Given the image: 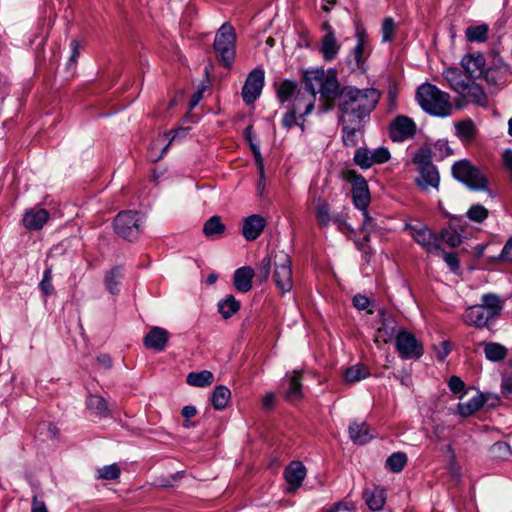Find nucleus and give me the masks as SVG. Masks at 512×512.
Instances as JSON below:
<instances>
[{"mask_svg":"<svg viewBox=\"0 0 512 512\" xmlns=\"http://www.w3.org/2000/svg\"><path fill=\"white\" fill-rule=\"evenodd\" d=\"M306 86L310 90L304 114L314 109L316 94L328 104V109L337 101L338 119L365 120L380 100V93L374 88L358 89L354 86L340 88L337 72L334 69H314L305 71Z\"/></svg>","mask_w":512,"mask_h":512,"instance_id":"1","label":"nucleus"},{"mask_svg":"<svg viewBox=\"0 0 512 512\" xmlns=\"http://www.w3.org/2000/svg\"><path fill=\"white\" fill-rule=\"evenodd\" d=\"M274 265L273 281L281 294L290 292L293 287L292 261L284 251L275 252L273 258L270 255L264 257L258 267L259 276L266 281L270 275L271 265Z\"/></svg>","mask_w":512,"mask_h":512,"instance_id":"2","label":"nucleus"},{"mask_svg":"<svg viewBox=\"0 0 512 512\" xmlns=\"http://www.w3.org/2000/svg\"><path fill=\"white\" fill-rule=\"evenodd\" d=\"M417 99L421 108L431 115L447 117L452 113L449 94L435 85L422 84L417 90Z\"/></svg>","mask_w":512,"mask_h":512,"instance_id":"3","label":"nucleus"},{"mask_svg":"<svg viewBox=\"0 0 512 512\" xmlns=\"http://www.w3.org/2000/svg\"><path fill=\"white\" fill-rule=\"evenodd\" d=\"M453 177L473 191H488L489 181L485 174L469 160L462 159L452 166Z\"/></svg>","mask_w":512,"mask_h":512,"instance_id":"4","label":"nucleus"},{"mask_svg":"<svg viewBox=\"0 0 512 512\" xmlns=\"http://www.w3.org/2000/svg\"><path fill=\"white\" fill-rule=\"evenodd\" d=\"M236 34L229 23H224L216 33L214 50L223 66L229 67L235 57Z\"/></svg>","mask_w":512,"mask_h":512,"instance_id":"5","label":"nucleus"},{"mask_svg":"<svg viewBox=\"0 0 512 512\" xmlns=\"http://www.w3.org/2000/svg\"><path fill=\"white\" fill-rule=\"evenodd\" d=\"M143 216L136 211L120 212L114 220V229L123 239L134 241L138 239L143 224Z\"/></svg>","mask_w":512,"mask_h":512,"instance_id":"6","label":"nucleus"},{"mask_svg":"<svg viewBox=\"0 0 512 512\" xmlns=\"http://www.w3.org/2000/svg\"><path fill=\"white\" fill-rule=\"evenodd\" d=\"M395 349L403 360H418L424 354V346L415 335L405 329H398Z\"/></svg>","mask_w":512,"mask_h":512,"instance_id":"7","label":"nucleus"},{"mask_svg":"<svg viewBox=\"0 0 512 512\" xmlns=\"http://www.w3.org/2000/svg\"><path fill=\"white\" fill-rule=\"evenodd\" d=\"M406 229L426 252L439 253L442 250L439 237L427 225L417 222L416 224H407Z\"/></svg>","mask_w":512,"mask_h":512,"instance_id":"8","label":"nucleus"},{"mask_svg":"<svg viewBox=\"0 0 512 512\" xmlns=\"http://www.w3.org/2000/svg\"><path fill=\"white\" fill-rule=\"evenodd\" d=\"M344 178L352 185V198L355 207L361 211L367 210L370 203V193L364 177L354 170H347Z\"/></svg>","mask_w":512,"mask_h":512,"instance_id":"9","label":"nucleus"},{"mask_svg":"<svg viewBox=\"0 0 512 512\" xmlns=\"http://www.w3.org/2000/svg\"><path fill=\"white\" fill-rule=\"evenodd\" d=\"M356 46L351 52L350 65L352 70H360L364 68L366 58L371 52L369 36L364 28L357 26L356 28Z\"/></svg>","mask_w":512,"mask_h":512,"instance_id":"10","label":"nucleus"},{"mask_svg":"<svg viewBox=\"0 0 512 512\" xmlns=\"http://www.w3.org/2000/svg\"><path fill=\"white\" fill-rule=\"evenodd\" d=\"M264 79V70L261 68H255L248 74L241 93L242 99L247 105L253 104L261 95Z\"/></svg>","mask_w":512,"mask_h":512,"instance_id":"11","label":"nucleus"},{"mask_svg":"<svg viewBox=\"0 0 512 512\" xmlns=\"http://www.w3.org/2000/svg\"><path fill=\"white\" fill-rule=\"evenodd\" d=\"M416 133L415 122L405 115H398L389 125V135L394 142H403Z\"/></svg>","mask_w":512,"mask_h":512,"instance_id":"12","label":"nucleus"},{"mask_svg":"<svg viewBox=\"0 0 512 512\" xmlns=\"http://www.w3.org/2000/svg\"><path fill=\"white\" fill-rule=\"evenodd\" d=\"M307 469L300 461L290 462L284 469V478L287 482L286 491L290 494L299 489L306 478Z\"/></svg>","mask_w":512,"mask_h":512,"instance_id":"13","label":"nucleus"},{"mask_svg":"<svg viewBox=\"0 0 512 512\" xmlns=\"http://www.w3.org/2000/svg\"><path fill=\"white\" fill-rule=\"evenodd\" d=\"M342 126V140L345 146L354 147L362 134L365 120L359 119H338Z\"/></svg>","mask_w":512,"mask_h":512,"instance_id":"14","label":"nucleus"},{"mask_svg":"<svg viewBox=\"0 0 512 512\" xmlns=\"http://www.w3.org/2000/svg\"><path fill=\"white\" fill-rule=\"evenodd\" d=\"M461 65L467 76L474 80L483 75L486 61L481 53L468 54L462 58Z\"/></svg>","mask_w":512,"mask_h":512,"instance_id":"15","label":"nucleus"},{"mask_svg":"<svg viewBox=\"0 0 512 512\" xmlns=\"http://www.w3.org/2000/svg\"><path fill=\"white\" fill-rule=\"evenodd\" d=\"M169 336V332L166 329L155 326L144 337L143 343L146 348L160 352L165 349Z\"/></svg>","mask_w":512,"mask_h":512,"instance_id":"16","label":"nucleus"},{"mask_svg":"<svg viewBox=\"0 0 512 512\" xmlns=\"http://www.w3.org/2000/svg\"><path fill=\"white\" fill-rule=\"evenodd\" d=\"M464 86L465 88L463 89V92H460L459 95L467 102L481 107H486L488 105V97L479 84L475 83L472 79H469Z\"/></svg>","mask_w":512,"mask_h":512,"instance_id":"17","label":"nucleus"},{"mask_svg":"<svg viewBox=\"0 0 512 512\" xmlns=\"http://www.w3.org/2000/svg\"><path fill=\"white\" fill-rule=\"evenodd\" d=\"M491 320H493L492 317L485 311L484 307L480 305L468 307L463 315V321L467 325L477 328L487 326Z\"/></svg>","mask_w":512,"mask_h":512,"instance_id":"18","label":"nucleus"},{"mask_svg":"<svg viewBox=\"0 0 512 512\" xmlns=\"http://www.w3.org/2000/svg\"><path fill=\"white\" fill-rule=\"evenodd\" d=\"M285 383L288 385V388L284 393V397L287 401L295 403L303 398L300 372L293 371L291 373H287L285 376Z\"/></svg>","mask_w":512,"mask_h":512,"instance_id":"19","label":"nucleus"},{"mask_svg":"<svg viewBox=\"0 0 512 512\" xmlns=\"http://www.w3.org/2000/svg\"><path fill=\"white\" fill-rule=\"evenodd\" d=\"M266 226L265 219L260 215H252L244 220L242 234L247 241L257 239Z\"/></svg>","mask_w":512,"mask_h":512,"instance_id":"20","label":"nucleus"},{"mask_svg":"<svg viewBox=\"0 0 512 512\" xmlns=\"http://www.w3.org/2000/svg\"><path fill=\"white\" fill-rule=\"evenodd\" d=\"M350 439L359 445L368 443L374 437V431L365 422H352L349 425Z\"/></svg>","mask_w":512,"mask_h":512,"instance_id":"21","label":"nucleus"},{"mask_svg":"<svg viewBox=\"0 0 512 512\" xmlns=\"http://www.w3.org/2000/svg\"><path fill=\"white\" fill-rule=\"evenodd\" d=\"M49 213L45 209H30L23 217V224L29 230H39L48 221Z\"/></svg>","mask_w":512,"mask_h":512,"instance_id":"22","label":"nucleus"},{"mask_svg":"<svg viewBox=\"0 0 512 512\" xmlns=\"http://www.w3.org/2000/svg\"><path fill=\"white\" fill-rule=\"evenodd\" d=\"M254 276V270L251 267L244 266L238 268L234 272V286L242 293L248 292L252 288V278Z\"/></svg>","mask_w":512,"mask_h":512,"instance_id":"23","label":"nucleus"},{"mask_svg":"<svg viewBox=\"0 0 512 512\" xmlns=\"http://www.w3.org/2000/svg\"><path fill=\"white\" fill-rule=\"evenodd\" d=\"M175 136L176 135H173L169 141H167L168 134L159 135L157 138H155L150 144V160L156 162L162 159L164 155L167 153L171 141L175 139Z\"/></svg>","mask_w":512,"mask_h":512,"instance_id":"24","label":"nucleus"},{"mask_svg":"<svg viewBox=\"0 0 512 512\" xmlns=\"http://www.w3.org/2000/svg\"><path fill=\"white\" fill-rule=\"evenodd\" d=\"M419 177L417 184L423 189L428 187L437 188L439 185L440 177L437 168L434 165H428L419 170Z\"/></svg>","mask_w":512,"mask_h":512,"instance_id":"25","label":"nucleus"},{"mask_svg":"<svg viewBox=\"0 0 512 512\" xmlns=\"http://www.w3.org/2000/svg\"><path fill=\"white\" fill-rule=\"evenodd\" d=\"M398 330L396 328L395 322L392 319H383L381 326L377 328V331L374 335V341L377 344L380 343H388L392 339L396 340V334Z\"/></svg>","mask_w":512,"mask_h":512,"instance_id":"26","label":"nucleus"},{"mask_svg":"<svg viewBox=\"0 0 512 512\" xmlns=\"http://www.w3.org/2000/svg\"><path fill=\"white\" fill-rule=\"evenodd\" d=\"M442 75L452 90L458 94L463 92V89L465 88L464 85L467 83V80L463 78L460 69L456 67H448L443 70Z\"/></svg>","mask_w":512,"mask_h":512,"instance_id":"27","label":"nucleus"},{"mask_svg":"<svg viewBox=\"0 0 512 512\" xmlns=\"http://www.w3.org/2000/svg\"><path fill=\"white\" fill-rule=\"evenodd\" d=\"M363 497L368 507L374 511L380 510L386 501L385 491L380 487L366 489Z\"/></svg>","mask_w":512,"mask_h":512,"instance_id":"28","label":"nucleus"},{"mask_svg":"<svg viewBox=\"0 0 512 512\" xmlns=\"http://www.w3.org/2000/svg\"><path fill=\"white\" fill-rule=\"evenodd\" d=\"M340 50V44L338 43L335 33L324 35L321 40V52L323 58L327 61H331L336 58Z\"/></svg>","mask_w":512,"mask_h":512,"instance_id":"29","label":"nucleus"},{"mask_svg":"<svg viewBox=\"0 0 512 512\" xmlns=\"http://www.w3.org/2000/svg\"><path fill=\"white\" fill-rule=\"evenodd\" d=\"M123 278L122 267L117 266L109 270L104 277V284L107 291L113 295H116L120 291V283Z\"/></svg>","mask_w":512,"mask_h":512,"instance_id":"30","label":"nucleus"},{"mask_svg":"<svg viewBox=\"0 0 512 512\" xmlns=\"http://www.w3.org/2000/svg\"><path fill=\"white\" fill-rule=\"evenodd\" d=\"M483 345L485 357L491 362L502 361L508 354V349L500 343L488 342Z\"/></svg>","mask_w":512,"mask_h":512,"instance_id":"31","label":"nucleus"},{"mask_svg":"<svg viewBox=\"0 0 512 512\" xmlns=\"http://www.w3.org/2000/svg\"><path fill=\"white\" fill-rule=\"evenodd\" d=\"M479 305L484 307L492 319H495L503 308V302L499 296L492 293L484 294L482 296V303Z\"/></svg>","mask_w":512,"mask_h":512,"instance_id":"32","label":"nucleus"},{"mask_svg":"<svg viewBox=\"0 0 512 512\" xmlns=\"http://www.w3.org/2000/svg\"><path fill=\"white\" fill-rule=\"evenodd\" d=\"M298 113H300V98L294 100L291 111L287 112L282 119V125L287 129L300 126L303 130L304 118H300Z\"/></svg>","mask_w":512,"mask_h":512,"instance_id":"33","label":"nucleus"},{"mask_svg":"<svg viewBox=\"0 0 512 512\" xmlns=\"http://www.w3.org/2000/svg\"><path fill=\"white\" fill-rule=\"evenodd\" d=\"M486 402V399L483 394L478 393L470 400L464 403L458 404V413L463 417H468L472 415L474 412L479 410Z\"/></svg>","mask_w":512,"mask_h":512,"instance_id":"34","label":"nucleus"},{"mask_svg":"<svg viewBox=\"0 0 512 512\" xmlns=\"http://www.w3.org/2000/svg\"><path fill=\"white\" fill-rule=\"evenodd\" d=\"M369 376L370 372L363 364H355L347 368L344 372V380L348 384L359 382Z\"/></svg>","mask_w":512,"mask_h":512,"instance_id":"35","label":"nucleus"},{"mask_svg":"<svg viewBox=\"0 0 512 512\" xmlns=\"http://www.w3.org/2000/svg\"><path fill=\"white\" fill-rule=\"evenodd\" d=\"M214 375L208 370L191 372L187 375V383L194 387H207L212 384Z\"/></svg>","mask_w":512,"mask_h":512,"instance_id":"36","label":"nucleus"},{"mask_svg":"<svg viewBox=\"0 0 512 512\" xmlns=\"http://www.w3.org/2000/svg\"><path fill=\"white\" fill-rule=\"evenodd\" d=\"M455 131L456 136L462 142H469L474 138L476 129L473 121L471 119H466L455 124Z\"/></svg>","mask_w":512,"mask_h":512,"instance_id":"37","label":"nucleus"},{"mask_svg":"<svg viewBox=\"0 0 512 512\" xmlns=\"http://www.w3.org/2000/svg\"><path fill=\"white\" fill-rule=\"evenodd\" d=\"M218 312L224 319L230 318L235 314L239 308L240 303L232 295H227L224 299L218 302Z\"/></svg>","mask_w":512,"mask_h":512,"instance_id":"38","label":"nucleus"},{"mask_svg":"<svg viewBox=\"0 0 512 512\" xmlns=\"http://www.w3.org/2000/svg\"><path fill=\"white\" fill-rule=\"evenodd\" d=\"M231 397L230 390L223 385L215 387L212 393V405L217 410H222L226 407Z\"/></svg>","mask_w":512,"mask_h":512,"instance_id":"39","label":"nucleus"},{"mask_svg":"<svg viewBox=\"0 0 512 512\" xmlns=\"http://www.w3.org/2000/svg\"><path fill=\"white\" fill-rule=\"evenodd\" d=\"M89 410L95 414L105 417L109 414L106 400L100 395H90L86 401Z\"/></svg>","mask_w":512,"mask_h":512,"instance_id":"40","label":"nucleus"},{"mask_svg":"<svg viewBox=\"0 0 512 512\" xmlns=\"http://www.w3.org/2000/svg\"><path fill=\"white\" fill-rule=\"evenodd\" d=\"M297 91V84L294 81L284 80L277 88V96L279 100L284 103L292 100Z\"/></svg>","mask_w":512,"mask_h":512,"instance_id":"41","label":"nucleus"},{"mask_svg":"<svg viewBox=\"0 0 512 512\" xmlns=\"http://www.w3.org/2000/svg\"><path fill=\"white\" fill-rule=\"evenodd\" d=\"M489 27L486 24L470 26L466 29V38L470 42H484L487 39Z\"/></svg>","mask_w":512,"mask_h":512,"instance_id":"42","label":"nucleus"},{"mask_svg":"<svg viewBox=\"0 0 512 512\" xmlns=\"http://www.w3.org/2000/svg\"><path fill=\"white\" fill-rule=\"evenodd\" d=\"M225 230L224 224L221 222L220 217L212 216L209 220H207L203 227V233L207 237H213L215 235H219L223 233Z\"/></svg>","mask_w":512,"mask_h":512,"instance_id":"43","label":"nucleus"},{"mask_svg":"<svg viewBox=\"0 0 512 512\" xmlns=\"http://www.w3.org/2000/svg\"><path fill=\"white\" fill-rule=\"evenodd\" d=\"M406 463H407L406 454L403 452H395L392 455H390L388 457V459L386 460V467L390 471H392L394 473H398V472L402 471V469L404 468Z\"/></svg>","mask_w":512,"mask_h":512,"instance_id":"44","label":"nucleus"},{"mask_svg":"<svg viewBox=\"0 0 512 512\" xmlns=\"http://www.w3.org/2000/svg\"><path fill=\"white\" fill-rule=\"evenodd\" d=\"M315 213L318 223L321 226L326 227L331 223L332 216L330 215V208L325 201H317L315 206Z\"/></svg>","mask_w":512,"mask_h":512,"instance_id":"45","label":"nucleus"},{"mask_svg":"<svg viewBox=\"0 0 512 512\" xmlns=\"http://www.w3.org/2000/svg\"><path fill=\"white\" fill-rule=\"evenodd\" d=\"M440 240H443L451 247H457L462 243L461 235L451 227L443 229L440 233Z\"/></svg>","mask_w":512,"mask_h":512,"instance_id":"46","label":"nucleus"},{"mask_svg":"<svg viewBox=\"0 0 512 512\" xmlns=\"http://www.w3.org/2000/svg\"><path fill=\"white\" fill-rule=\"evenodd\" d=\"M488 214V210L480 204L472 205L466 213L469 220L477 223H482L488 217Z\"/></svg>","mask_w":512,"mask_h":512,"instance_id":"47","label":"nucleus"},{"mask_svg":"<svg viewBox=\"0 0 512 512\" xmlns=\"http://www.w3.org/2000/svg\"><path fill=\"white\" fill-rule=\"evenodd\" d=\"M396 32V23L391 17H387L382 22L381 36L382 42H390L393 40Z\"/></svg>","mask_w":512,"mask_h":512,"instance_id":"48","label":"nucleus"},{"mask_svg":"<svg viewBox=\"0 0 512 512\" xmlns=\"http://www.w3.org/2000/svg\"><path fill=\"white\" fill-rule=\"evenodd\" d=\"M354 161L363 169H368L373 165L371 152L365 148H359L355 151Z\"/></svg>","mask_w":512,"mask_h":512,"instance_id":"49","label":"nucleus"},{"mask_svg":"<svg viewBox=\"0 0 512 512\" xmlns=\"http://www.w3.org/2000/svg\"><path fill=\"white\" fill-rule=\"evenodd\" d=\"M120 468L116 464L103 466L97 470V478L103 480H114L120 476Z\"/></svg>","mask_w":512,"mask_h":512,"instance_id":"50","label":"nucleus"},{"mask_svg":"<svg viewBox=\"0 0 512 512\" xmlns=\"http://www.w3.org/2000/svg\"><path fill=\"white\" fill-rule=\"evenodd\" d=\"M434 154L441 159L448 157L453 154V150L450 148L449 143L446 139H439L435 142L434 146Z\"/></svg>","mask_w":512,"mask_h":512,"instance_id":"51","label":"nucleus"},{"mask_svg":"<svg viewBox=\"0 0 512 512\" xmlns=\"http://www.w3.org/2000/svg\"><path fill=\"white\" fill-rule=\"evenodd\" d=\"M303 84H304V91L298 90L296 95L292 99L294 101L295 99L300 98V113H298L300 118H304L307 115V114H304V112L306 110L308 96L311 93L310 90L306 86L305 75L303 76Z\"/></svg>","mask_w":512,"mask_h":512,"instance_id":"52","label":"nucleus"},{"mask_svg":"<svg viewBox=\"0 0 512 512\" xmlns=\"http://www.w3.org/2000/svg\"><path fill=\"white\" fill-rule=\"evenodd\" d=\"M41 291L45 295H51L54 291L52 284V270L47 268L43 273V278L39 284Z\"/></svg>","mask_w":512,"mask_h":512,"instance_id":"53","label":"nucleus"},{"mask_svg":"<svg viewBox=\"0 0 512 512\" xmlns=\"http://www.w3.org/2000/svg\"><path fill=\"white\" fill-rule=\"evenodd\" d=\"M390 152L385 147H378L371 152L372 163L373 164H382L387 162L390 159Z\"/></svg>","mask_w":512,"mask_h":512,"instance_id":"54","label":"nucleus"},{"mask_svg":"<svg viewBox=\"0 0 512 512\" xmlns=\"http://www.w3.org/2000/svg\"><path fill=\"white\" fill-rule=\"evenodd\" d=\"M413 163L419 167V170L425 166L433 165L428 150L421 149L413 156Z\"/></svg>","mask_w":512,"mask_h":512,"instance_id":"55","label":"nucleus"},{"mask_svg":"<svg viewBox=\"0 0 512 512\" xmlns=\"http://www.w3.org/2000/svg\"><path fill=\"white\" fill-rule=\"evenodd\" d=\"M363 214V224H362V231L365 233L364 235V241H369V234L376 228V225L373 221V219L368 215L367 210L362 211Z\"/></svg>","mask_w":512,"mask_h":512,"instance_id":"56","label":"nucleus"},{"mask_svg":"<svg viewBox=\"0 0 512 512\" xmlns=\"http://www.w3.org/2000/svg\"><path fill=\"white\" fill-rule=\"evenodd\" d=\"M355 509L351 501H339L332 504L329 508H324L320 512H338V511H352Z\"/></svg>","mask_w":512,"mask_h":512,"instance_id":"57","label":"nucleus"},{"mask_svg":"<svg viewBox=\"0 0 512 512\" xmlns=\"http://www.w3.org/2000/svg\"><path fill=\"white\" fill-rule=\"evenodd\" d=\"M491 450H492V453L499 458L506 459L511 455L510 446L505 442L495 443L492 446Z\"/></svg>","mask_w":512,"mask_h":512,"instance_id":"58","label":"nucleus"},{"mask_svg":"<svg viewBox=\"0 0 512 512\" xmlns=\"http://www.w3.org/2000/svg\"><path fill=\"white\" fill-rule=\"evenodd\" d=\"M331 222L337 227L339 231L342 233H347L352 231V228L350 225L347 224L346 220L343 218L342 215L337 214L332 216Z\"/></svg>","mask_w":512,"mask_h":512,"instance_id":"59","label":"nucleus"},{"mask_svg":"<svg viewBox=\"0 0 512 512\" xmlns=\"http://www.w3.org/2000/svg\"><path fill=\"white\" fill-rule=\"evenodd\" d=\"M448 387L451 390V392L457 394L463 391L465 383L462 381L460 377L452 376L448 381Z\"/></svg>","mask_w":512,"mask_h":512,"instance_id":"60","label":"nucleus"},{"mask_svg":"<svg viewBox=\"0 0 512 512\" xmlns=\"http://www.w3.org/2000/svg\"><path fill=\"white\" fill-rule=\"evenodd\" d=\"M501 392L505 396L512 395V373L503 375L501 382Z\"/></svg>","mask_w":512,"mask_h":512,"instance_id":"61","label":"nucleus"},{"mask_svg":"<svg viewBox=\"0 0 512 512\" xmlns=\"http://www.w3.org/2000/svg\"><path fill=\"white\" fill-rule=\"evenodd\" d=\"M353 304L359 310H366L369 307L370 301L365 295L358 294L354 296Z\"/></svg>","mask_w":512,"mask_h":512,"instance_id":"62","label":"nucleus"},{"mask_svg":"<svg viewBox=\"0 0 512 512\" xmlns=\"http://www.w3.org/2000/svg\"><path fill=\"white\" fill-rule=\"evenodd\" d=\"M503 165L512 179V150H505L503 153Z\"/></svg>","mask_w":512,"mask_h":512,"instance_id":"63","label":"nucleus"},{"mask_svg":"<svg viewBox=\"0 0 512 512\" xmlns=\"http://www.w3.org/2000/svg\"><path fill=\"white\" fill-rule=\"evenodd\" d=\"M501 258L503 260L512 262V238L509 239L507 241V243L505 244V246L502 250V253H501Z\"/></svg>","mask_w":512,"mask_h":512,"instance_id":"64","label":"nucleus"}]
</instances>
